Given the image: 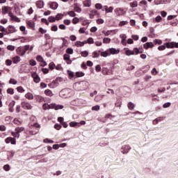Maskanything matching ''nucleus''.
<instances>
[{"label":"nucleus","mask_w":178,"mask_h":178,"mask_svg":"<svg viewBox=\"0 0 178 178\" xmlns=\"http://www.w3.org/2000/svg\"><path fill=\"white\" fill-rule=\"evenodd\" d=\"M74 95V92L72 89L70 88H65L63 89L59 92V96L61 97V98H69Z\"/></svg>","instance_id":"f257e3e1"},{"label":"nucleus","mask_w":178,"mask_h":178,"mask_svg":"<svg viewBox=\"0 0 178 178\" xmlns=\"http://www.w3.org/2000/svg\"><path fill=\"white\" fill-rule=\"evenodd\" d=\"M114 12L117 16H123V15H126V11L122 8H115Z\"/></svg>","instance_id":"f03ea898"},{"label":"nucleus","mask_w":178,"mask_h":178,"mask_svg":"<svg viewBox=\"0 0 178 178\" xmlns=\"http://www.w3.org/2000/svg\"><path fill=\"white\" fill-rule=\"evenodd\" d=\"M108 52L110 55H118V54H120V50L115 48H110L108 49Z\"/></svg>","instance_id":"7ed1b4c3"},{"label":"nucleus","mask_w":178,"mask_h":178,"mask_svg":"<svg viewBox=\"0 0 178 178\" xmlns=\"http://www.w3.org/2000/svg\"><path fill=\"white\" fill-rule=\"evenodd\" d=\"M31 76L35 83H40V81H41V79L40 78L38 74H37V73L33 72Z\"/></svg>","instance_id":"20e7f679"},{"label":"nucleus","mask_w":178,"mask_h":178,"mask_svg":"<svg viewBox=\"0 0 178 178\" xmlns=\"http://www.w3.org/2000/svg\"><path fill=\"white\" fill-rule=\"evenodd\" d=\"M22 107L24 109H31V108H33V106H31V104H30V103L26 102L22 103Z\"/></svg>","instance_id":"39448f33"},{"label":"nucleus","mask_w":178,"mask_h":178,"mask_svg":"<svg viewBox=\"0 0 178 178\" xmlns=\"http://www.w3.org/2000/svg\"><path fill=\"white\" fill-rule=\"evenodd\" d=\"M17 55H20V56H24L26 54L24 53V51L23 50L22 47H19L16 49Z\"/></svg>","instance_id":"423d86ee"},{"label":"nucleus","mask_w":178,"mask_h":178,"mask_svg":"<svg viewBox=\"0 0 178 178\" xmlns=\"http://www.w3.org/2000/svg\"><path fill=\"white\" fill-rule=\"evenodd\" d=\"M145 49H148V48H154V43L152 42H147L143 44Z\"/></svg>","instance_id":"0eeeda50"},{"label":"nucleus","mask_w":178,"mask_h":178,"mask_svg":"<svg viewBox=\"0 0 178 178\" xmlns=\"http://www.w3.org/2000/svg\"><path fill=\"white\" fill-rule=\"evenodd\" d=\"M22 131H24V127H17L15 129V133L17 136V138H19V137L20 136L19 134L22 133Z\"/></svg>","instance_id":"6e6552de"},{"label":"nucleus","mask_w":178,"mask_h":178,"mask_svg":"<svg viewBox=\"0 0 178 178\" xmlns=\"http://www.w3.org/2000/svg\"><path fill=\"white\" fill-rule=\"evenodd\" d=\"M49 6L51 8V9H53L54 10H55L56 9H58V3L56 2H51L49 3Z\"/></svg>","instance_id":"1a4fd4ad"},{"label":"nucleus","mask_w":178,"mask_h":178,"mask_svg":"<svg viewBox=\"0 0 178 178\" xmlns=\"http://www.w3.org/2000/svg\"><path fill=\"white\" fill-rule=\"evenodd\" d=\"M101 56H103V58H108V56H111V54L109 53V50H106L105 51L101 52Z\"/></svg>","instance_id":"9d476101"},{"label":"nucleus","mask_w":178,"mask_h":178,"mask_svg":"<svg viewBox=\"0 0 178 178\" xmlns=\"http://www.w3.org/2000/svg\"><path fill=\"white\" fill-rule=\"evenodd\" d=\"M10 9V7L9 6H3L1 8V12L3 15H6L8 13V11Z\"/></svg>","instance_id":"9b49d317"},{"label":"nucleus","mask_w":178,"mask_h":178,"mask_svg":"<svg viewBox=\"0 0 178 178\" xmlns=\"http://www.w3.org/2000/svg\"><path fill=\"white\" fill-rule=\"evenodd\" d=\"M25 98H26V99H34V95H33V93L31 92H27L26 95H25Z\"/></svg>","instance_id":"f8f14e48"},{"label":"nucleus","mask_w":178,"mask_h":178,"mask_svg":"<svg viewBox=\"0 0 178 178\" xmlns=\"http://www.w3.org/2000/svg\"><path fill=\"white\" fill-rule=\"evenodd\" d=\"M124 50H125V54H126L127 56H130L131 55H134V51H133L127 48H125Z\"/></svg>","instance_id":"ddd939ff"},{"label":"nucleus","mask_w":178,"mask_h":178,"mask_svg":"<svg viewBox=\"0 0 178 178\" xmlns=\"http://www.w3.org/2000/svg\"><path fill=\"white\" fill-rule=\"evenodd\" d=\"M36 6L37 8H39V9H41L42 8H44V1H38L36 2Z\"/></svg>","instance_id":"4468645a"},{"label":"nucleus","mask_w":178,"mask_h":178,"mask_svg":"<svg viewBox=\"0 0 178 178\" xmlns=\"http://www.w3.org/2000/svg\"><path fill=\"white\" fill-rule=\"evenodd\" d=\"M85 44H87V42H80V41L75 42L76 47H84Z\"/></svg>","instance_id":"2eb2a0df"},{"label":"nucleus","mask_w":178,"mask_h":178,"mask_svg":"<svg viewBox=\"0 0 178 178\" xmlns=\"http://www.w3.org/2000/svg\"><path fill=\"white\" fill-rule=\"evenodd\" d=\"M13 62L15 64L19 63V62H20V56H16L15 57L13 58Z\"/></svg>","instance_id":"dca6fc26"},{"label":"nucleus","mask_w":178,"mask_h":178,"mask_svg":"<svg viewBox=\"0 0 178 178\" xmlns=\"http://www.w3.org/2000/svg\"><path fill=\"white\" fill-rule=\"evenodd\" d=\"M122 149H126V150L122 151V154H127L129 152V150L130 149V147L129 146H122Z\"/></svg>","instance_id":"f3484780"},{"label":"nucleus","mask_w":178,"mask_h":178,"mask_svg":"<svg viewBox=\"0 0 178 178\" xmlns=\"http://www.w3.org/2000/svg\"><path fill=\"white\" fill-rule=\"evenodd\" d=\"M105 12L106 13H112V12H113V7L110 6L109 8H108V6H106Z\"/></svg>","instance_id":"a211bd4d"},{"label":"nucleus","mask_w":178,"mask_h":178,"mask_svg":"<svg viewBox=\"0 0 178 178\" xmlns=\"http://www.w3.org/2000/svg\"><path fill=\"white\" fill-rule=\"evenodd\" d=\"M35 99L38 102H44V97H42L40 95H36L35 96Z\"/></svg>","instance_id":"6ab92c4d"},{"label":"nucleus","mask_w":178,"mask_h":178,"mask_svg":"<svg viewBox=\"0 0 178 178\" xmlns=\"http://www.w3.org/2000/svg\"><path fill=\"white\" fill-rule=\"evenodd\" d=\"M83 5L86 8H90V6H91V1H90V0H86V1H83Z\"/></svg>","instance_id":"aec40b11"},{"label":"nucleus","mask_w":178,"mask_h":178,"mask_svg":"<svg viewBox=\"0 0 178 178\" xmlns=\"http://www.w3.org/2000/svg\"><path fill=\"white\" fill-rule=\"evenodd\" d=\"M131 8H137L138 6V2L137 1H133L129 3Z\"/></svg>","instance_id":"412c9836"},{"label":"nucleus","mask_w":178,"mask_h":178,"mask_svg":"<svg viewBox=\"0 0 178 178\" xmlns=\"http://www.w3.org/2000/svg\"><path fill=\"white\" fill-rule=\"evenodd\" d=\"M70 127H76V126H78L79 127H80V124L76 122H70Z\"/></svg>","instance_id":"4be33fe9"},{"label":"nucleus","mask_w":178,"mask_h":178,"mask_svg":"<svg viewBox=\"0 0 178 178\" xmlns=\"http://www.w3.org/2000/svg\"><path fill=\"white\" fill-rule=\"evenodd\" d=\"M153 42H154V45H156V44L161 45V44H162V40H159V39H155V40L153 41Z\"/></svg>","instance_id":"5701e85b"},{"label":"nucleus","mask_w":178,"mask_h":178,"mask_svg":"<svg viewBox=\"0 0 178 178\" xmlns=\"http://www.w3.org/2000/svg\"><path fill=\"white\" fill-rule=\"evenodd\" d=\"M8 31H9L10 33H15V31H16V29H15V26H13L12 25H10L9 29H8Z\"/></svg>","instance_id":"b1692460"},{"label":"nucleus","mask_w":178,"mask_h":178,"mask_svg":"<svg viewBox=\"0 0 178 178\" xmlns=\"http://www.w3.org/2000/svg\"><path fill=\"white\" fill-rule=\"evenodd\" d=\"M10 106V112H13V107L15 106V102H11L9 104Z\"/></svg>","instance_id":"393cba45"},{"label":"nucleus","mask_w":178,"mask_h":178,"mask_svg":"<svg viewBox=\"0 0 178 178\" xmlns=\"http://www.w3.org/2000/svg\"><path fill=\"white\" fill-rule=\"evenodd\" d=\"M128 108L130 111H133L134 109V104L131 103V102H130L128 104Z\"/></svg>","instance_id":"a878e982"},{"label":"nucleus","mask_w":178,"mask_h":178,"mask_svg":"<svg viewBox=\"0 0 178 178\" xmlns=\"http://www.w3.org/2000/svg\"><path fill=\"white\" fill-rule=\"evenodd\" d=\"M165 45L167 48H173V42H166Z\"/></svg>","instance_id":"bb28decb"},{"label":"nucleus","mask_w":178,"mask_h":178,"mask_svg":"<svg viewBox=\"0 0 178 178\" xmlns=\"http://www.w3.org/2000/svg\"><path fill=\"white\" fill-rule=\"evenodd\" d=\"M111 42V38H104L103 39V43L104 44H109Z\"/></svg>","instance_id":"cd10ccee"},{"label":"nucleus","mask_w":178,"mask_h":178,"mask_svg":"<svg viewBox=\"0 0 178 178\" xmlns=\"http://www.w3.org/2000/svg\"><path fill=\"white\" fill-rule=\"evenodd\" d=\"M44 94L46 95H49V97H52V91H51V90H44Z\"/></svg>","instance_id":"c85d7f7f"},{"label":"nucleus","mask_w":178,"mask_h":178,"mask_svg":"<svg viewBox=\"0 0 178 178\" xmlns=\"http://www.w3.org/2000/svg\"><path fill=\"white\" fill-rule=\"evenodd\" d=\"M26 24H28V26H29V27H31L32 29L33 27H35V24H34V22H31V21H27L26 22Z\"/></svg>","instance_id":"c756f323"},{"label":"nucleus","mask_w":178,"mask_h":178,"mask_svg":"<svg viewBox=\"0 0 178 178\" xmlns=\"http://www.w3.org/2000/svg\"><path fill=\"white\" fill-rule=\"evenodd\" d=\"M63 17V14H57L56 15V20H61V19Z\"/></svg>","instance_id":"7c9ffc66"},{"label":"nucleus","mask_w":178,"mask_h":178,"mask_svg":"<svg viewBox=\"0 0 178 178\" xmlns=\"http://www.w3.org/2000/svg\"><path fill=\"white\" fill-rule=\"evenodd\" d=\"M108 72H109V69H108L107 67H104L102 69L103 74H109Z\"/></svg>","instance_id":"2f4dec72"},{"label":"nucleus","mask_w":178,"mask_h":178,"mask_svg":"<svg viewBox=\"0 0 178 178\" xmlns=\"http://www.w3.org/2000/svg\"><path fill=\"white\" fill-rule=\"evenodd\" d=\"M42 108L44 111H47L48 109H49V104L45 103L42 105Z\"/></svg>","instance_id":"473e14b6"},{"label":"nucleus","mask_w":178,"mask_h":178,"mask_svg":"<svg viewBox=\"0 0 178 178\" xmlns=\"http://www.w3.org/2000/svg\"><path fill=\"white\" fill-rule=\"evenodd\" d=\"M158 49H159V51H165V49H166V45L164 44L161 46H159L158 47Z\"/></svg>","instance_id":"72a5a7b5"},{"label":"nucleus","mask_w":178,"mask_h":178,"mask_svg":"<svg viewBox=\"0 0 178 178\" xmlns=\"http://www.w3.org/2000/svg\"><path fill=\"white\" fill-rule=\"evenodd\" d=\"M49 22H50V23H55V22H56V19L55 18V17H49Z\"/></svg>","instance_id":"f704fd0d"},{"label":"nucleus","mask_w":178,"mask_h":178,"mask_svg":"<svg viewBox=\"0 0 178 178\" xmlns=\"http://www.w3.org/2000/svg\"><path fill=\"white\" fill-rule=\"evenodd\" d=\"M23 48V51L24 52V54H26V52H27V51H29V49H30V45H25Z\"/></svg>","instance_id":"c9c22d12"},{"label":"nucleus","mask_w":178,"mask_h":178,"mask_svg":"<svg viewBox=\"0 0 178 178\" xmlns=\"http://www.w3.org/2000/svg\"><path fill=\"white\" fill-rule=\"evenodd\" d=\"M151 73L153 76H156V74H158V71L156 70V68H153Z\"/></svg>","instance_id":"e433bc0d"},{"label":"nucleus","mask_w":178,"mask_h":178,"mask_svg":"<svg viewBox=\"0 0 178 178\" xmlns=\"http://www.w3.org/2000/svg\"><path fill=\"white\" fill-rule=\"evenodd\" d=\"M14 123L15 124H17L18 126L22 124V122L17 118L14 119Z\"/></svg>","instance_id":"4c0bfd02"},{"label":"nucleus","mask_w":178,"mask_h":178,"mask_svg":"<svg viewBox=\"0 0 178 178\" xmlns=\"http://www.w3.org/2000/svg\"><path fill=\"white\" fill-rule=\"evenodd\" d=\"M9 83H10V84L16 85V84H17V81H16V79H11L9 81Z\"/></svg>","instance_id":"58836bf2"},{"label":"nucleus","mask_w":178,"mask_h":178,"mask_svg":"<svg viewBox=\"0 0 178 178\" xmlns=\"http://www.w3.org/2000/svg\"><path fill=\"white\" fill-rule=\"evenodd\" d=\"M64 106L63 105H56L55 106V110L58 111V109H63Z\"/></svg>","instance_id":"ea45409f"},{"label":"nucleus","mask_w":178,"mask_h":178,"mask_svg":"<svg viewBox=\"0 0 178 178\" xmlns=\"http://www.w3.org/2000/svg\"><path fill=\"white\" fill-rule=\"evenodd\" d=\"M112 33V31H103L102 33L104 34V35L108 36V35H111V33Z\"/></svg>","instance_id":"a19ab883"},{"label":"nucleus","mask_w":178,"mask_h":178,"mask_svg":"<svg viewBox=\"0 0 178 178\" xmlns=\"http://www.w3.org/2000/svg\"><path fill=\"white\" fill-rule=\"evenodd\" d=\"M126 24H129V22L127 21H121L119 24V26H126Z\"/></svg>","instance_id":"79ce46f5"},{"label":"nucleus","mask_w":178,"mask_h":178,"mask_svg":"<svg viewBox=\"0 0 178 178\" xmlns=\"http://www.w3.org/2000/svg\"><path fill=\"white\" fill-rule=\"evenodd\" d=\"M67 54H70V55H73V49L68 48L66 49Z\"/></svg>","instance_id":"37998d69"},{"label":"nucleus","mask_w":178,"mask_h":178,"mask_svg":"<svg viewBox=\"0 0 178 178\" xmlns=\"http://www.w3.org/2000/svg\"><path fill=\"white\" fill-rule=\"evenodd\" d=\"M17 91H18V92H24V89L22 86H19L17 88Z\"/></svg>","instance_id":"c03bdc74"},{"label":"nucleus","mask_w":178,"mask_h":178,"mask_svg":"<svg viewBox=\"0 0 178 178\" xmlns=\"http://www.w3.org/2000/svg\"><path fill=\"white\" fill-rule=\"evenodd\" d=\"M67 15H69V16H70L71 17H74V16H76V13H74V11H70L67 13Z\"/></svg>","instance_id":"a18cd8bd"},{"label":"nucleus","mask_w":178,"mask_h":178,"mask_svg":"<svg viewBox=\"0 0 178 178\" xmlns=\"http://www.w3.org/2000/svg\"><path fill=\"white\" fill-rule=\"evenodd\" d=\"M79 22H80V19H79V18H77V17H74L72 19V23L74 24H77V23H79Z\"/></svg>","instance_id":"49530a36"},{"label":"nucleus","mask_w":178,"mask_h":178,"mask_svg":"<svg viewBox=\"0 0 178 178\" xmlns=\"http://www.w3.org/2000/svg\"><path fill=\"white\" fill-rule=\"evenodd\" d=\"M64 60H70V56L69 54H64Z\"/></svg>","instance_id":"de8ad7c7"},{"label":"nucleus","mask_w":178,"mask_h":178,"mask_svg":"<svg viewBox=\"0 0 178 178\" xmlns=\"http://www.w3.org/2000/svg\"><path fill=\"white\" fill-rule=\"evenodd\" d=\"M29 65H31V66H35L37 65V62L34 60H31L29 61Z\"/></svg>","instance_id":"09e8293b"},{"label":"nucleus","mask_w":178,"mask_h":178,"mask_svg":"<svg viewBox=\"0 0 178 178\" xmlns=\"http://www.w3.org/2000/svg\"><path fill=\"white\" fill-rule=\"evenodd\" d=\"M44 143H49V144H54V140L49 138H46L43 140Z\"/></svg>","instance_id":"8fccbe9b"},{"label":"nucleus","mask_w":178,"mask_h":178,"mask_svg":"<svg viewBox=\"0 0 178 178\" xmlns=\"http://www.w3.org/2000/svg\"><path fill=\"white\" fill-rule=\"evenodd\" d=\"M54 129H56V130H60V129H62V126L59 124H56L54 125Z\"/></svg>","instance_id":"3c124183"},{"label":"nucleus","mask_w":178,"mask_h":178,"mask_svg":"<svg viewBox=\"0 0 178 178\" xmlns=\"http://www.w3.org/2000/svg\"><path fill=\"white\" fill-rule=\"evenodd\" d=\"M133 52H134V54H136V55H138V54H141V52L140 51V50L137 47L134 49Z\"/></svg>","instance_id":"603ef678"},{"label":"nucleus","mask_w":178,"mask_h":178,"mask_svg":"<svg viewBox=\"0 0 178 178\" xmlns=\"http://www.w3.org/2000/svg\"><path fill=\"white\" fill-rule=\"evenodd\" d=\"M7 49H8V51H15V46H13V45H8L7 47Z\"/></svg>","instance_id":"864d4df0"},{"label":"nucleus","mask_w":178,"mask_h":178,"mask_svg":"<svg viewBox=\"0 0 178 178\" xmlns=\"http://www.w3.org/2000/svg\"><path fill=\"white\" fill-rule=\"evenodd\" d=\"M36 60H38V62H42L44 60V58H42V56H38L36 58Z\"/></svg>","instance_id":"5fc2aeb1"},{"label":"nucleus","mask_w":178,"mask_h":178,"mask_svg":"<svg viewBox=\"0 0 178 178\" xmlns=\"http://www.w3.org/2000/svg\"><path fill=\"white\" fill-rule=\"evenodd\" d=\"M81 55L84 58H87V56H88V52L87 51H82Z\"/></svg>","instance_id":"6e6d98bb"},{"label":"nucleus","mask_w":178,"mask_h":178,"mask_svg":"<svg viewBox=\"0 0 178 178\" xmlns=\"http://www.w3.org/2000/svg\"><path fill=\"white\" fill-rule=\"evenodd\" d=\"M99 105H96L92 107V111H99Z\"/></svg>","instance_id":"4d7b16f0"},{"label":"nucleus","mask_w":178,"mask_h":178,"mask_svg":"<svg viewBox=\"0 0 178 178\" xmlns=\"http://www.w3.org/2000/svg\"><path fill=\"white\" fill-rule=\"evenodd\" d=\"M92 55V58H99V54L97 51H94Z\"/></svg>","instance_id":"13d9d810"},{"label":"nucleus","mask_w":178,"mask_h":178,"mask_svg":"<svg viewBox=\"0 0 178 178\" xmlns=\"http://www.w3.org/2000/svg\"><path fill=\"white\" fill-rule=\"evenodd\" d=\"M88 44H94V39L92 38H89L87 40Z\"/></svg>","instance_id":"bf43d9fd"},{"label":"nucleus","mask_w":178,"mask_h":178,"mask_svg":"<svg viewBox=\"0 0 178 178\" xmlns=\"http://www.w3.org/2000/svg\"><path fill=\"white\" fill-rule=\"evenodd\" d=\"M49 69H51V70H54L55 67V64L54 63H50L49 64Z\"/></svg>","instance_id":"052dcab7"},{"label":"nucleus","mask_w":178,"mask_h":178,"mask_svg":"<svg viewBox=\"0 0 178 178\" xmlns=\"http://www.w3.org/2000/svg\"><path fill=\"white\" fill-rule=\"evenodd\" d=\"M95 8H96V9H99V10L102 9V4H101V3H96L95 4Z\"/></svg>","instance_id":"680f3d73"},{"label":"nucleus","mask_w":178,"mask_h":178,"mask_svg":"<svg viewBox=\"0 0 178 178\" xmlns=\"http://www.w3.org/2000/svg\"><path fill=\"white\" fill-rule=\"evenodd\" d=\"M76 76L77 77H83V76H84V72H76Z\"/></svg>","instance_id":"e2e57ef3"},{"label":"nucleus","mask_w":178,"mask_h":178,"mask_svg":"<svg viewBox=\"0 0 178 178\" xmlns=\"http://www.w3.org/2000/svg\"><path fill=\"white\" fill-rule=\"evenodd\" d=\"M6 64L7 65V66H10V65H12V60L10 59L6 60Z\"/></svg>","instance_id":"0e129e2a"},{"label":"nucleus","mask_w":178,"mask_h":178,"mask_svg":"<svg viewBox=\"0 0 178 178\" xmlns=\"http://www.w3.org/2000/svg\"><path fill=\"white\" fill-rule=\"evenodd\" d=\"M51 31H58V26L54 25L51 27Z\"/></svg>","instance_id":"69168bd1"},{"label":"nucleus","mask_w":178,"mask_h":178,"mask_svg":"<svg viewBox=\"0 0 178 178\" xmlns=\"http://www.w3.org/2000/svg\"><path fill=\"white\" fill-rule=\"evenodd\" d=\"M95 70L96 72H101V65H96Z\"/></svg>","instance_id":"338daca9"},{"label":"nucleus","mask_w":178,"mask_h":178,"mask_svg":"<svg viewBox=\"0 0 178 178\" xmlns=\"http://www.w3.org/2000/svg\"><path fill=\"white\" fill-rule=\"evenodd\" d=\"M7 92H8V94H10V95L13 94V88H8L7 90Z\"/></svg>","instance_id":"774afa93"}]
</instances>
